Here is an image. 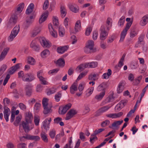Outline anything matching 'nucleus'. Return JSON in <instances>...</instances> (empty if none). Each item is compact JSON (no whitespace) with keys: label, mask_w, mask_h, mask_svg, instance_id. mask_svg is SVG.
Instances as JSON below:
<instances>
[{"label":"nucleus","mask_w":148,"mask_h":148,"mask_svg":"<svg viewBox=\"0 0 148 148\" xmlns=\"http://www.w3.org/2000/svg\"><path fill=\"white\" fill-rule=\"evenodd\" d=\"M25 120L22 122L23 128L26 132H28L33 129L34 127V124L32 123L33 115L30 112H26L25 114Z\"/></svg>","instance_id":"nucleus-1"},{"label":"nucleus","mask_w":148,"mask_h":148,"mask_svg":"<svg viewBox=\"0 0 148 148\" xmlns=\"http://www.w3.org/2000/svg\"><path fill=\"white\" fill-rule=\"evenodd\" d=\"M49 99L47 98H44L42 101V104L44 108V113L47 114L51 111L52 105L48 103Z\"/></svg>","instance_id":"nucleus-2"},{"label":"nucleus","mask_w":148,"mask_h":148,"mask_svg":"<svg viewBox=\"0 0 148 148\" xmlns=\"http://www.w3.org/2000/svg\"><path fill=\"white\" fill-rule=\"evenodd\" d=\"M20 27L19 25H17L12 30L8 38L9 42L13 40L14 38L17 36L20 31Z\"/></svg>","instance_id":"nucleus-3"},{"label":"nucleus","mask_w":148,"mask_h":148,"mask_svg":"<svg viewBox=\"0 0 148 148\" xmlns=\"http://www.w3.org/2000/svg\"><path fill=\"white\" fill-rule=\"evenodd\" d=\"M18 17L16 15L12 14L11 15L9 21L6 23L8 27H11L17 22Z\"/></svg>","instance_id":"nucleus-4"},{"label":"nucleus","mask_w":148,"mask_h":148,"mask_svg":"<svg viewBox=\"0 0 148 148\" xmlns=\"http://www.w3.org/2000/svg\"><path fill=\"white\" fill-rule=\"evenodd\" d=\"M130 23H128L125 28L122 31L121 34V38L119 40L120 42H122L124 40L127 34V32L130 27Z\"/></svg>","instance_id":"nucleus-5"},{"label":"nucleus","mask_w":148,"mask_h":148,"mask_svg":"<svg viewBox=\"0 0 148 148\" xmlns=\"http://www.w3.org/2000/svg\"><path fill=\"white\" fill-rule=\"evenodd\" d=\"M39 40L41 44L44 48H48L51 45V43L44 37H40Z\"/></svg>","instance_id":"nucleus-6"},{"label":"nucleus","mask_w":148,"mask_h":148,"mask_svg":"<svg viewBox=\"0 0 148 148\" xmlns=\"http://www.w3.org/2000/svg\"><path fill=\"white\" fill-rule=\"evenodd\" d=\"M43 73L42 71H40L37 73V75L41 83L44 85L48 84V82L47 81V79L43 77L42 76Z\"/></svg>","instance_id":"nucleus-7"},{"label":"nucleus","mask_w":148,"mask_h":148,"mask_svg":"<svg viewBox=\"0 0 148 148\" xmlns=\"http://www.w3.org/2000/svg\"><path fill=\"white\" fill-rule=\"evenodd\" d=\"M34 79V75L30 73L25 74L24 76L23 77V80L25 82H31Z\"/></svg>","instance_id":"nucleus-8"},{"label":"nucleus","mask_w":148,"mask_h":148,"mask_svg":"<svg viewBox=\"0 0 148 148\" xmlns=\"http://www.w3.org/2000/svg\"><path fill=\"white\" fill-rule=\"evenodd\" d=\"M100 29L101 33L100 39L101 40H104L107 37L108 35V33L105 30L103 26H101Z\"/></svg>","instance_id":"nucleus-9"},{"label":"nucleus","mask_w":148,"mask_h":148,"mask_svg":"<svg viewBox=\"0 0 148 148\" xmlns=\"http://www.w3.org/2000/svg\"><path fill=\"white\" fill-rule=\"evenodd\" d=\"M127 100L125 99L121 101L115 106V109L116 111L120 110L126 104Z\"/></svg>","instance_id":"nucleus-10"},{"label":"nucleus","mask_w":148,"mask_h":148,"mask_svg":"<svg viewBox=\"0 0 148 148\" xmlns=\"http://www.w3.org/2000/svg\"><path fill=\"white\" fill-rule=\"evenodd\" d=\"M15 71L12 67L10 68L8 71L9 74L7 75L3 83V85L5 86L7 84L10 77V75H12L15 73Z\"/></svg>","instance_id":"nucleus-11"},{"label":"nucleus","mask_w":148,"mask_h":148,"mask_svg":"<svg viewBox=\"0 0 148 148\" xmlns=\"http://www.w3.org/2000/svg\"><path fill=\"white\" fill-rule=\"evenodd\" d=\"M48 27L50 34L54 38H57L58 36L57 33L53 28L51 23L49 24Z\"/></svg>","instance_id":"nucleus-12"},{"label":"nucleus","mask_w":148,"mask_h":148,"mask_svg":"<svg viewBox=\"0 0 148 148\" xmlns=\"http://www.w3.org/2000/svg\"><path fill=\"white\" fill-rule=\"evenodd\" d=\"M51 120V118H48L45 119L42 122L43 126L46 130H49L50 123Z\"/></svg>","instance_id":"nucleus-13"},{"label":"nucleus","mask_w":148,"mask_h":148,"mask_svg":"<svg viewBox=\"0 0 148 148\" xmlns=\"http://www.w3.org/2000/svg\"><path fill=\"white\" fill-rule=\"evenodd\" d=\"M77 113V111L76 110L73 109L70 110L66 114V116L65 118L66 120H68L71 119Z\"/></svg>","instance_id":"nucleus-14"},{"label":"nucleus","mask_w":148,"mask_h":148,"mask_svg":"<svg viewBox=\"0 0 148 148\" xmlns=\"http://www.w3.org/2000/svg\"><path fill=\"white\" fill-rule=\"evenodd\" d=\"M10 49V48L9 47H6L4 48L0 55V61L3 60L5 58Z\"/></svg>","instance_id":"nucleus-15"},{"label":"nucleus","mask_w":148,"mask_h":148,"mask_svg":"<svg viewBox=\"0 0 148 148\" xmlns=\"http://www.w3.org/2000/svg\"><path fill=\"white\" fill-rule=\"evenodd\" d=\"M148 23V14H147L143 16L139 23L140 25L142 26H144Z\"/></svg>","instance_id":"nucleus-16"},{"label":"nucleus","mask_w":148,"mask_h":148,"mask_svg":"<svg viewBox=\"0 0 148 148\" xmlns=\"http://www.w3.org/2000/svg\"><path fill=\"white\" fill-rule=\"evenodd\" d=\"M123 114V113L121 112L118 113H110L106 115V116L112 119H116L121 116Z\"/></svg>","instance_id":"nucleus-17"},{"label":"nucleus","mask_w":148,"mask_h":148,"mask_svg":"<svg viewBox=\"0 0 148 148\" xmlns=\"http://www.w3.org/2000/svg\"><path fill=\"white\" fill-rule=\"evenodd\" d=\"M30 47L36 51H38L39 50V47L37 45L36 40L35 39L32 41L30 44Z\"/></svg>","instance_id":"nucleus-18"},{"label":"nucleus","mask_w":148,"mask_h":148,"mask_svg":"<svg viewBox=\"0 0 148 148\" xmlns=\"http://www.w3.org/2000/svg\"><path fill=\"white\" fill-rule=\"evenodd\" d=\"M49 14V12L47 11H45L43 12L41 17L39 19V23H42L44 22L47 19Z\"/></svg>","instance_id":"nucleus-19"},{"label":"nucleus","mask_w":148,"mask_h":148,"mask_svg":"<svg viewBox=\"0 0 148 148\" xmlns=\"http://www.w3.org/2000/svg\"><path fill=\"white\" fill-rule=\"evenodd\" d=\"M35 16L33 15L30 16L29 18H27L26 22L24 24V27L25 28H27L32 23L33 21V19L34 18Z\"/></svg>","instance_id":"nucleus-20"},{"label":"nucleus","mask_w":148,"mask_h":148,"mask_svg":"<svg viewBox=\"0 0 148 148\" xmlns=\"http://www.w3.org/2000/svg\"><path fill=\"white\" fill-rule=\"evenodd\" d=\"M41 30V27L40 26H37L35 27L31 32L32 37H35L39 33Z\"/></svg>","instance_id":"nucleus-21"},{"label":"nucleus","mask_w":148,"mask_h":148,"mask_svg":"<svg viewBox=\"0 0 148 148\" xmlns=\"http://www.w3.org/2000/svg\"><path fill=\"white\" fill-rule=\"evenodd\" d=\"M25 91L26 95L29 96H30L32 92V86L31 84H28L25 86Z\"/></svg>","instance_id":"nucleus-22"},{"label":"nucleus","mask_w":148,"mask_h":148,"mask_svg":"<svg viewBox=\"0 0 148 148\" xmlns=\"http://www.w3.org/2000/svg\"><path fill=\"white\" fill-rule=\"evenodd\" d=\"M78 84L77 82H74L71 85L70 88V91L72 94H74L75 92L77 90Z\"/></svg>","instance_id":"nucleus-23"},{"label":"nucleus","mask_w":148,"mask_h":148,"mask_svg":"<svg viewBox=\"0 0 148 148\" xmlns=\"http://www.w3.org/2000/svg\"><path fill=\"white\" fill-rule=\"evenodd\" d=\"M24 7V3H21L17 5L15 10V12H16V13H20L23 10Z\"/></svg>","instance_id":"nucleus-24"},{"label":"nucleus","mask_w":148,"mask_h":148,"mask_svg":"<svg viewBox=\"0 0 148 148\" xmlns=\"http://www.w3.org/2000/svg\"><path fill=\"white\" fill-rule=\"evenodd\" d=\"M99 78V75L97 73H92L88 76V79L90 80L95 81Z\"/></svg>","instance_id":"nucleus-25"},{"label":"nucleus","mask_w":148,"mask_h":148,"mask_svg":"<svg viewBox=\"0 0 148 148\" xmlns=\"http://www.w3.org/2000/svg\"><path fill=\"white\" fill-rule=\"evenodd\" d=\"M106 83L104 82H102L97 87V90L99 92L105 91V90L106 88Z\"/></svg>","instance_id":"nucleus-26"},{"label":"nucleus","mask_w":148,"mask_h":148,"mask_svg":"<svg viewBox=\"0 0 148 148\" xmlns=\"http://www.w3.org/2000/svg\"><path fill=\"white\" fill-rule=\"evenodd\" d=\"M4 118L7 122L9 121V116L10 113V111L8 108H5L3 111Z\"/></svg>","instance_id":"nucleus-27"},{"label":"nucleus","mask_w":148,"mask_h":148,"mask_svg":"<svg viewBox=\"0 0 148 148\" xmlns=\"http://www.w3.org/2000/svg\"><path fill=\"white\" fill-rule=\"evenodd\" d=\"M68 47L67 46L58 47L57 49V51L59 53H63L67 50Z\"/></svg>","instance_id":"nucleus-28"},{"label":"nucleus","mask_w":148,"mask_h":148,"mask_svg":"<svg viewBox=\"0 0 148 148\" xmlns=\"http://www.w3.org/2000/svg\"><path fill=\"white\" fill-rule=\"evenodd\" d=\"M105 94V91L101 92L99 93L96 95L95 97V99L98 101L102 100Z\"/></svg>","instance_id":"nucleus-29"},{"label":"nucleus","mask_w":148,"mask_h":148,"mask_svg":"<svg viewBox=\"0 0 148 148\" xmlns=\"http://www.w3.org/2000/svg\"><path fill=\"white\" fill-rule=\"evenodd\" d=\"M98 63L96 62H90L86 63V67L87 68H95L97 67Z\"/></svg>","instance_id":"nucleus-30"},{"label":"nucleus","mask_w":148,"mask_h":148,"mask_svg":"<svg viewBox=\"0 0 148 148\" xmlns=\"http://www.w3.org/2000/svg\"><path fill=\"white\" fill-rule=\"evenodd\" d=\"M40 137L42 140L45 143L48 142V139L47 134L45 132H42L40 134Z\"/></svg>","instance_id":"nucleus-31"},{"label":"nucleus","mask_w":148,"mask_h":148,"mask_svg":"<svg viewBox=\"0 0 148 148\" xmlns=\"http://www.w3.org/2000/svg\"><path fill=\"white\" fill-rule=\"evenodd\" d=\"M81 21L80 20H77L75 23V31L76 32H78L81 30Z\"/></svg>","instance_id":"nucleus-32"},{"label":"nucleus","mask_w":148,"mask_h":148,"mask_svg":"<svg viewBox=\"0 0 148 148\" xmlns=\"http://www.w3.org/2000/svg\"><path fill=\"white\" fill-rule=\"evenodd\" d=\"M112 71L111 70L109 69L108 70L107 72L103 74L102 78L104 79H108L111 75Z\"/></svg>","instance_id":"nucleus-33"},{"label":"nucleus","mask_w":148,"mask_h":148,"mask_svg":"<svg viewBox=\"0 0 148 148\" xmlns=\"http://www.w3.org/2000/svg\"><path fill=\"white\" fill-rule=\"evenodd\" d=\"M34 8V5L33 3H31L28 7L26 11V14H30L33 11Z\"/></svg>","instance_id":"nucleus-34"},{"label":"nucleus","mask_w":148,"mask_h":148,"mask_svg":"<svg viewBox=\"0 0 148 148\" xmlns=\"http://www.w3.org/2000/svg\"><path fill=\"white\" fill-rule=\"evenodd\" d=\"M69 8L71 11L74 13H77L78 12L79 8L78 7H76L74 4H71L69 5Z\"/></svg>","instance_id":"nucleus-35"},{"label":"nucleus","mask_w":148,"mask_h":148,"mask_svg":"<svg viewBox=\"0 0 148 148\" xmlns=\"http://www.w3.org/2000/svg\"><path fill=\"white\" fill-rule=\"evenodd\" d=\"M113 104H111L108 106L103 107L99 110V112H105L110 108L113 105Z\"/></svg>","instance_id":"nucleus-36"},{"label":"nucleus","mask_w":148,"mask_h":148,"mask_svg":"<svg viewBox=\"0 0 148 148\" xmlns=\"http://www.w3.org/2000/svg\"><path fill=\"white\" fill-rule=\"evenodd\" d=\"M86 63L82 64L78 66L76 69V71L79 72L83 70L85 68H87L86 67Z\"/></svg>","instance_id":"nucleus-37"},{"label":"nucleus","mask_w":148,"mask_h":148,"mask_svg":"<svg viewBox=\"0 0 148 148\" xmlns=\"http://www.w3.org/2000/svg\"><path fill=\"white\" fill-rule=\"evenodd\" d=\"M124 89V84L123 82H120L118 86L117 89V93H120L122 92Z\"/></svg>","instance_id":"nucleus-38"},{"label":"nucleus","mask_w":148,"mask_h":148,"mask_svg":"<svg viewBox=\"0 0 148 148\" xmlns=\"http://www.w3.org/2000/svg\"><path fill=\"white\" fill-rule=\"evenodd\" d=\"M59 34L61 37H63L64 36L65 32L64 28L62 26H60L59 28Z\"/></svg>","instance_id":"nucleus-39"},{"label":"nucleus","mask_w":148,"mask_h":148,"mask_svg":"<svg viewBox=\"0 0 148 148\" xmlns=\"http://www.w3.org/2000/svg\"><path fill=\"white\" fill-rule=\"evenodd\" d=\"M94 89V87H91L88 88L86 92V97H89L92 93Z\"/></svg>","instance_id":"nucleus-40"},{"label":"nucleus","mask_w":148,"mask_h":148,"mask_svg":"<svg viewBox=\"0 0 148 148\" xmlns=\"http://www.w3.org/2000/svg\"><path fill=\"white\" fill-rule=\"evenodd\" d=\"M86 83L84 82H82L79 84L78 88L80 92L83 91L86 85Z\"/></svg>","instance_id":"nucleus-41"},{"label":"nucleus","mask_w":148,"mask_h":148,"mask_svg":"<svg viewBox=\"0 0 148 148\" xmlns=\"http://www.w3.org/2000/svg\"><path fill=\"white\" fill-rule=\"evenodd\" d=\"M49 54V51L48 49H45L41 52L40 55L42 58H45L48 56Z\"/></svg>","instance_id":"nucleus-42"},{"label":"nucleus","mask_w":148,"mask_h":148,"mask_svg":"<svg viewBox=\"0 0 148 148\" xmlns=\"http://www.w3.org/2000/svg\"><path fill=\"white\" fill-rule=\"evenodd\" d=\"M138 31L135 28H133L131 29L130 36L131 38H134L138 34Z\"/></svg>","instance_id":"nucleus-43"},{"label":"nucleus","mask_w":148,"mask_h":148,"mask_svg":"<svg viewBox=\"0 0 148 148\" xmlns=\"http://www.w3.org/2000/svg\"><path fill=\"white\" fill-rule=\"evenodd\" d=\"M27 62L30 64L34 65L36 63V60L33 58L28 56L27 57Z\"/></svg>","instance_id":"nucleus-44"},{"label":"nucleus","mask_w":148,"mask_h":148,"mask_svg":"<svg viewBox=\"0 0 148 148\" xmlns=\"http://www.w3.org/2000/svg\"><path fill=\"white\" fill-rule=\"evenodd\" d=\"M125 17L124 16H122L119 21L118 25V26L122 27L124 24L125 21Z\"/></svg>","instance_id":"nucleus-45"},{"label":"nucleus","mask_w":148,"mask_h":148,"mask_svg":"<svg viewBox=\"0 0 148 148\" xmlns=\"http://www.w3.org/2000/svg\"><path fill=\"white\" fill-rule=\"evenodd\" d=\"M52 22L53 25L55 26H57L59 24L58 18L56 16H53L52 18Z\"/></svg>","instance_id":"nucleus-46"},{"label":"nucleus","mask_w":148,"mask_h":148,"mask_svg":"<svg viewBox=\"0 0 148 148\" xmlns=\"http://www.w3.org/2000/svg\"><path fill=\"white\" fill-rule=\"evenodd\" d=\"M84 52L86 53H89L92 52H95V49H93L86 45L84 47Z\"/></svg>","instance_id":"nucleus-47"},{"label":"nucleus","mask_w":148,"mask_h":148,"mask_svg":"<svg viewBox=\"0 0 148 148\" xmlns=\"http://www.w3.org/2000/svg\"><path fill=\"white\" fill-rule=\"evenodd\" d=\"M107 28L108 30H109L112 27V20L111 18H108L107 20Z\"/></svg>","instance_id":"nucleus-48"},{"label":"nucleus","mask_w":148,"mask_h":148,"mask_svg":"<svg viewBox=\"0 0 148 148\" xmlns=\"http://www.w3.org/2000/svg\"><path fill=\"white\" fill-rule=\"evenodd\" d=\"M94 42L92 40H89L87 42L86 46L90 47L93 49H95L94 48Z\"/></svg>","instance_id":"nucleus-49"},{"label":"nucleus","mask_w":148,"mask_h":148,"mask_svg":"<svg viewBox=\"0 0 148 148\" xmlns=\"http://www.w3.org/2000/svg\"><path fill=\"white\" fill-rule=\"evenodd\" d=\"M61 16L62 18L64 17L66 14V10L64 7H61L60 8Z\"/></svg>","instance_id":"nucleus-50"},{"label":"nucleus","mask_w":148,"mask_h":148,"mask_svg":"<svg viewBox=\"0 0 148 148\" xmlns=\"http://www.w3.org/2000/svg\"><path fill=\"white\" fill-rule=\"evenodd\" d=\"M92 30V28L91 26H88L86 29L85 34L87 36H89Z\"/></svg>","instance_id":"nucleus-51"},{"label":"nucleus","mask_w":148,"mask_h":148,"mask_svg":"<svg viewBox=\"0 0 148 148\" xmlns=\"http://www.w3.org/2000/svg\"><path fill=\"white\" fill-rule=\"evenodd\" d=\"M67 111L63 106H61L59 107V113L60 114H65Z\"/></svg>","instance_id":"nucleus-52"},{"label":"nucleus","mask_w":148,"mask_h":148,"mask_svg":"<svg viewBox=\"0 0 148 148\" xmlns=\"http://www.w3.org/2000/svg\"><path fill=\"white\" fill-rule=\"evenodd\" d=\"M41 104L38 103H36L34 107V110L36 112H38L40 110Z\"/></svg>","instance_id":"nucleus-53"},{"label":"nucleus","mask_w":148,"mask_h":148,"mask_svg":"<svg viewBox=\"0 0 148 148\" xmlns=\"http://www.w3.org/2000/svg\"><path fill=\"white\" fill-rule=\"evenodd\" d=\"M7 66L5 64H3L0 67V76L1 74L6 70L7 68Z\"/></svg>","instance_id":"nucleus-54"},{"label":"nucleus","mask_w":148,"mask_h":148,"mask_svg":"<svg viewBox=\"0 0 148 148\" xmlns=\"http://www.w3.org/2000/svg\"><path fill=\"white\" fill-rule=\"evenodd\" d=\"M56 64L60 66H63L64 65L65 61L63 59H60L57 61Z\"/></svg>","instance_id":"nucleus-55"},{"label":"nucleus","mask_w":148,"mask_h":148,"mask_svg":"<svg viewBox=\"0 0 148 148\" xmlns=\"http://www.w3.org/2000/svg\"><path fill=\"white\" fill-rule=\"evenodd\" d=\"M87 72H83L82 73H81L79 75V76L77 78L76 81L77 82L81 79H82L83 77L85 76L87 74Z\"/></svg>","instance_id":"nucleus-56"},{"label":"nucleus","mask_w":148,"mask_h":148,"mask_svg":"<svg viewBox=\"0 0 148 148\" xmlns=\"http://www.w3.org/2000/svg\"><path fill=\"white\" fill-rule=\"evenodd\" d=\"M62 96V94L60 92H58L56 94L54 98L55 101L57 102H59L60 101V99Z\"/></svg>","instance_id":"nucleus-57"},{"label":"nucleus","mask_w":148,"mask_h":148,"mask_svg":"<svg viewBox=\"0 0 148 148\" xmlns=\"http://www.w3.org/2000/svg\"><path fill=\"white\" fill-rule=\"evenodd\" d=\"M114 100L113 95L112 94L108 96L105 100L106 103L112 101Z\"/></svg>","instance_id":"nucleus-58"},{"label":"nucleus","mask_w":148,"mask_h":148,"mask_svg":"<svg viewBox=\"0 0 148 148\" xmlns=\"http://www.w3.org/2000/svg\"><path fill=\"white\" fill-rule=\"evenodd\" d=\"M31 136L32 135L28 134H26L25 136H23V137H20V140L21 141H23V138H24L25 139L27 140H31Z\"/></svg>","instance_id":"nucleus-59"},{"label":"nucleus","mask_w":148,"mask_h":148,"mask_svg":"<svg viewBox=\"0 0 148 148\" xmlns=\"http://www.w3.org/2000/svg\"><path fill=\"white\" fill-rule=\"evenodd\" d=\"M40 121V118L39 116H35L34 118V122L36 126L39 125V123Z\"/></svg>","instance_id":"nucleus-60"},{"label":"nucleus","mask_w":148,"mask_h":148,"mask_svg":"<svg viewBox=\"0 0 148 148\" xmlns=\"http://www.w3.org/2000/svg\"><path fill=\"white\" fill-rule=\"evenodd\" d=\"M49 134L51 138H54L56 135V131L53 129L50 130Z\"/></svg>","instance_id":"nucleus-61"},{"label":"nucleus","mask_w":148,"mask_h":148,"mask_svg":"<svg viewBox=\"0 0 148 148\" xmlns=\"http://www.w3.org/2000/svg\"><path fill=\"white\" fill-rule=\"evenodd\" d=\"M49 5V0H45L43 6V9L44 10H46L48 8Z\"/></svg>","instance_id":"nucleus-62"},{"label":"nucleus","mask_w":148,"mask_h":148,"mask_svg":"<svg viewBox=\"0 0 148 148\" xmlns=\"http://www.w3.org/2000/svg\"><path fill=\"white\" fill-rule=\"evenodd\" d=\"M123 122V120L115 121L112 124V126L114 127H116L120 125Z\"/></svg>","instance_id":"nucleus-63"},{"label":"nucleus","mask_w":148,"mask_h":148,"mask_svg":"<svg viewBox=\"0 0 148 148\" xmlns=\"http://www.w3.org/2000/svg\"><path fill=\"white\" fill-rule=\"evenodd\" d=\"M130 66L132 69H135L138 66V63L137 62H133L131 64Z\"/></svg>","instance_id":"nucleus-64"}]
</instances>
